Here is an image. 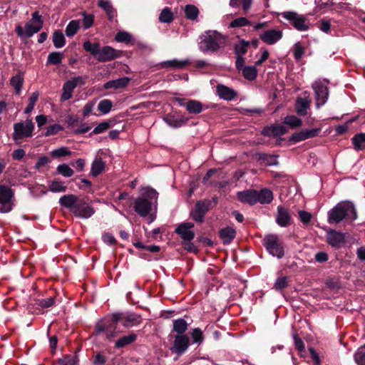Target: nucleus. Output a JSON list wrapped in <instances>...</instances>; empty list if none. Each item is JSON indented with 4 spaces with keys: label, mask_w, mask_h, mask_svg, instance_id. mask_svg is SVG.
<instances>
[{
    "label": "nucleus",
    "mask_w": 365,
    "mask_h": 365,
    "mask_svg": "<svg viewBox=\"0 0 365 365\" xmlns=\"http://www.w3.org/2000/svg\"><path fill=\"white\" fill-rule=\"evenodd\" d=\"M199 49L204 52H216L223 48L227 42V37L216 31H207L199 37Z\"/></svg>",
    "instance_id": "1"
},
{
    "label": "nucleus",
    "mask_w": 365,
    "mask_h": 365,
    "mask_svg": "<svg viewBox=\"0 0 365 365\" xmlns=\"http://www.w3.org/2000/svg\"><path fill=\"white\" fill-rule=\"evenodd\" d=\"M357 217L354 205L349 201L341 202L328 212L329 223H339L342 220L353 221Z\"/></svg>",
    "instance_id": "2"
},
{
    "label": "nucleus",
    "mask_w": 365,
    "mask_h": 365,
    "mask_svg": "<svg viewBox=\"0 0 365 365\" xmlns=\"http://www.w3.org/2000/svg\"><path fill=\"white\" fill-rule=\"evenodd\" d=\"M141 197H138L134 202V210L141 217L147 216L152 207L150 200L157 202L158 197V192L152 187H145L140 189Z\"/></svg>",
    "instance_id": "3"
},
{
    "label": "nucleus",
    "mask_w": 365,
    "mask_h": 365,
    "mask_svg": "<svg viewBox=\"0 0 365 365\" xmlns=\"http://www.w3.org/2000/svg\"><path fill=\"white\" fill-rule=\"evenodd\" d=\"M43 24V21L41 16L38 11H35L32 14L31 20L26 23L24 27L16 26V32L21 38H30L41 29Z\"/></svg>",
    "instance_id": "4"
},
{
    "label": "nucleus",
    "mask_w": 365,
    "mask_h": 365,
    "mask_svg": "<svg viewBox=\"0 0 365 365\" xmlns=\"http://www.w3.org/2000/svg\"><path fill=\"white\" fill-rule=\"evenodd\" d=\"M262 245L273 257L281 259L284 255V243L277 235H265L262 240Z\"/></svg>",
    "instance_id": "5"
},
{
    "label": "nucleus",
    "mask_w": 365,
    "mask_h": 365,
    "mask_svg": "<svg viewBox=\"0 0 365 365\" xmlns=\"http://www.w3.org/2000/svg\"><path fill=\"white\" fill-rule=\"evenodd\" d=\"M14 206V192L7 185H0V213L11 212Z\"/></svg>",
    "instance_id": "6"
},
{
    "label": "nucleus",
    "mask_w": 365,
    "mask_h": 365,
    "mask_svg": "<svg viewBox=\"0 0 365 365\" xmlns=\"http://www.w3.org/2000/svg\"><path fill=\"white\" fill-rule=\"evenodd\" d=\"M34 130V124L30 119H27L23 122L16 123L14 125L12 138L14 141L31 138L33 135Z\"/></svg>",
    "instance_id": "7"
},
{
    "label": "nucleus",
    "mask_w": 365,
    "mask_h": 365,
    "mask_svg": "<svg viewBox=\"0 0 365 365\" xmlns=\"http://www.w3.org/2000/svg\"><path fill=\"white\" fill-rule=\"evenodd\" d=\"M287 20L293 26L299 31H305L309 29V23L306 18L294 11H284L279 14Z\"/></svg>",
    "instance_id": "8"
},
{
    "label": "nucleus",
    "mask_w": 365,
    "mask_h": 365,
    "mask_svg": "<svg viewBox=\"0 0 365 365\" xmlns=\"http://www.w3.org/2000/svg\"><path fill=\"white\" fill-rule=\"evenodd\" d=\"M328 81L326 80H317L312 84V88L315 93L316 106L319 108L324 106L329 98Z\"/></svg>",
    "instance_id": "9"
},
{
    "label": "nucleus",
    "mask_w": 365,
    "mask_h": 365,
    "mask_svg": "<svg viewBox=\"0 0 365 365\" xmlns=\"http://www.w3.org/2000/svg\"><path fill=\"white\" fill-rule=\"evenodd\" d=\"M85 83V78L83 76H75L66 81L62 87V93L61 95V102H65L71 99L73 96L74 89L78 86H82Z\"/></svg>",
    "instance_id": "10"
},
{
    "label": "nucleus",
    "mask_w": 365,
    "mask_h": 365,
    "mask_svg": "<svg viewBox=\"0 0 365 365\" xmlns=\"http://www.w3.org/2000/svg\"><path fill=\"white\" fill-rule=\"evenodd\" d=\"M211 206L210 200H200L196 202L195 207L190 212L192 219L197 222H202L204 220L205 215L209 210Z\"/></svg>",
    "instance_id": "11"
},
{
    "label": "nucleus",
    "mask_w": 365,
    "mask_h": 365,
    "mask_svg": "<svg viewBox=\"0 0 365 365\" xmlns=\"http://www.w3.org/2000/svg\"><path fill=\"white\" fill-rule=\"evenodd\" d=\"M282 36V31L278 29H268L259 34V38L267 45L275 44Z\"/></svg>",
    "instance_id": "12"
},
{
    "label": "nucleus",
    "mask_w": 365,
    "mask_h": 365,
    "mask_svg": "<svg viewBox=\"0 0 365 365\" xmlns=\"http://www.w3.org/2000/svg\"><path fill=\"white\" fill-rule=\"evenodd\" d=\"M73 213L78 217L87 219L95 213V210L88 203L84 201H78L74 210H73Z\"/></svg>",
    "instance_id": "13"
},
{
    "label": "nucleus",
    "mask_w": 365,
    "mask_h": 365,
    "mask_svg": "<svg viewBox=\"0 0 365 365\" xmlns=\"http://www.w3.org/2000/svg\"><path fill=\"white\" fill-rule=\"evenodd\" d=\"M119 56L120 55L118 51L109 46H106L101 48H100L96 58L99 62H106L112 61Z\"/></svg>",
    "instance_id": "14"
},
{
    "label": "nucleus",
    "mask_w": 365,
    "mask_h": 365,
    "mask_svg": "<svg viewBox=\"0 0 365 365\" xmlns=\"http://www.w3.org/2000/svg\"><path fill=\"white\" fill-rule=\"evenodd\" d=\"M190 345V339L185 334H177L175 336L173 347L171 350L180 355L183 354Z\"/></svg>",
    "instance_id": "15"
},
{
    "label": "nucleus",
    "mask_w": 365,
    "mask_h": 365,
    "mask_svg": "<svg viewBox=\"0 0 365 365\" xmlns=\"http://www.w3.org/2000/svg\"><path fill=\"white\" fill-rule=\"evenodd\" d=\"M194 227V224L192 222L182 223L175 230V232L178 233L180 237L187 242H190L195 237V233L192 230Z\"/></svg>",
    "instance_id": "16"
},
{
    "label": "nucleus",
    "mask_w": 365,
    "mask_h": 365,
    "mask_svg": "<svg viewBox=\"0 0 365 365\" xmlns=\"http://www.w3.org/2000/svg\"><path fill=\"white\" fill-rule=\"evenodd\" d=\"M319 129L302 130L294 133L290 138V140L297 143L308 138H314L318 135Z\"/></svg>",
    "instance_id": "17"
},
{
    "label": "nucleus",
    "mask_w": 365,
    "mask_h": 365,
    "mask_svg": "<svg viewBox=\"0 0 365 365\" xmlns=\"http://www.w3.org/2000/svg\"><path fill=\"white\" fill-rule=\"evenodd\" d=\"M276 222L280 227H287L290 225L291 215L287 209L282 206L277 207Z\"/></svg>",
    "instance_id": "18"
},
{
    "label": "nucleus",
    "mask_w": 365,
    "mask_h": 365,
    "mask_svg": "<svg viewBox=\"0 0 365 365\" xmlns=\"http://www.w3.org/2000/svg\"><path fill=\"white\" fill-rule=\"evenodd\" d=\"M237 196L241 202L247 203L251 205L257 203L256 199L257 195L255 190H248L238 192Z\"/></svg>",
    "instance_id": "19"
},
{
    "label": "nucleus",
    "mask_w": 365,
    "mask_h": 365,
    "mask_svg": "<svg viewBox=\"0 0 365 365\" xmlns=\"http://www.w3.org/2000/svg\"><path fill=\"white\" fill-rule=\"evenodd\" d=\"M327 242L328 243L335 247H339L344 242V235L341 232L335 230H329L327 232Z\"/></svg>",
    "instance_id": "20"
},
{
    "label": "nucleus",
    "mask_w": 365,
    "mask_h": 365,
    "mask_svg": "<svg viewBox=\"0 0 365 365\" xmlns=\"http://www.w3.org/2000/svg\"><path fill=\"white\" fill-rule=\"evenodd\" d=\"M185 108L190 114H199L202 110L208 108V106L203 105L197 100H189L186 102Z\"/></svg>",
    "instance_id": "21"
},
{
    "label": "nucleus",
    "mask_w": 365,
    "mask_h": 365,
    "mask_svg": "<svg viewBox=\"0 0 365 365\" xmlns=\"http://www.w3.org/2000/svg\"><path fill=\"white\" fill-rule=\"evenodd\" d=\"M78 202V197L72 194L63 195L59 199L60 205L63 207L70 209L72 212Z\"/></svg>",
    "instance_id": "22"
},
{
    "label": "nucleus",
    "mask_w": 365,
    "mask_h": 365,
    "mask_svg": "<svg viewBox=\"0 0 365 365\" xmlns=\"http://www.w3.org/2000/svg\"><path fill=\"white\" fill-rule=\"evenodd\" d=\"M287 132V128L282 125H273L264 128L262 133L264 135L276 137L284 135Z\"/></svg>",
    "instance_id": "23"
},
{
    "label": "nucleus",
    "mask_w": 365,
    "mask_h": 365,
    "mask_svg": "<svg viewBox=\"0 0 365 365\" xmlns=\"http://www.w3.org/2000/svg\"><path fill=\"white\" fill-rule=\"evenodd\" d=\"M217 93L220 98L226 101H231L237 96L234 90L224 85L217 86Z\"/></svg>",
    "instance_id": "24"
},
{
    "label": "nucleus",
    "mask_w": 365,
    "mask_h": 365,
    "mask_svg": "<svg viewBox=\"0 0 365 365\" xmlns=\"http://www.w3.org/2000/svg\"><path fill=\"white\" fill-rule=\"evenodd\" d=\"M130 81V78L128 77H123L115 80H111L108 82H106L104 84V88L106 89H110V88H114V89H118V88H123L127 86Z\"/></svg>",
    "instance_id": "25"
},
{
    "label": "nucleus",
    "mask_w": 365,
    "mask_h": 365,
    "mask_svg": "<svg viewBox=\"0 0 365 365\" xmlns=\"http://www.w3.org/2000/svg\"><path fill=\"white\" fill-rule=\"evenodd\" d=\"M219 235L224 244H230L235 239L236 231L232 227H227L220 230Z\"/></svg>",
    "instance_id": "26"
},
{
    "label": "nucleus",
    "mask_w": 365,
    "mask_h": 365,
    "mask_svg": "<svg viewBox=\"0 0 365 365\" xmlns=\"http://www.w3.org/2000/svg\"><path fill=\"white\" fill-rule=\"evenodd\" d=\"M141 317L134 313L125 314L123 326L130 328L137 326L141 323Z\"/></svg>",
    "instance_id": "27"
},
{
    "label": "nucleus",
    "mask_w": 365,
    "mask_h": 365,
    "mask_svg": "<svg viewBox=\"0 0 365 365\" xmlns=\"http://www.w3.org/2000/svg\"><path fill=\"white\" fill-rule=\"evenodd\" d=\"M190 63L189 60H178L173 59L163 61L160 63L161 68H172L175 69H180L185 67Z\"/></svg>",
    "instance_id": "28"
},
{
    "label": "nucleus",
    "mask_w": 365,
    "mask_h": 365,
    "mask_svg": "<svg viewBox=\"0 0 365 365\" xmlns=\"http://www.w3.org/2000/svg\"><path fill=\"white\" fill-rule=\"evenodd\" d=\"M164 120L169 126L172 128H179L186 124L188 118L185 116H181L180 118L167 116Z\"/></svg>",
    "instance_id": "29"
},
{
    "label": "nucleus",
    "mask_w": 365,
    "mask_h": 365,
    "mask_svg": "<svg viewBox=\"0 0 365 365\" xmlns=\"http://www.w3.org/2000/svg\"><path fill=\"white\" fill-rule=\"evenodd\" d=\"M257 202L261 204L269 203L273 199L272 191L268 189H262L259 192L257 191Z\"/></svg>",
    "instance_id": "30"
},
{
    "label": "nucleus",
    "mask_w": 365,
    "mask_h": 365,
    "mask_svg": "<svg viewBox=\"0 0 365 365\" xmlns=\"http://www.w3.org/2000/svg\"><path fill=\"white\" fill-rule=\"evenodd\" d=\"M105 169V163L101 158H96L91 164V174L93 177L100 175Z\"/></svg>",
    "instance_id": "31"
},
{
    "label": "nucleus",
    "mask_w": 365,
    "mask_h": 365,
    "mask_svg": "<svg viewBox=\"0 0 365 365\" xmlns=\"http://www.w3.org/2000/svg\"><path fill=\"white\" fill-rule=\"evenodd\" d=\"M137 339V335L131 333L127 336L120 338L115 341V346L116 348H122L134 342Z\"/></svg>",
    "instance_id": "32"
},
{
    "label": "nucleus",
    "mask_w": 365,
    "mask_h": 365,
    "mask_svg": "<svg viewBox=\"0 0 365 365\" xmlns=\"http://www.w3.org/2000/svg\"><path fill=\"white\" fill-rule=\"evenodd\" d=\"M257 66H246L241 71L244 78L248 81H253L257 78Z\"/></svg>",
    "instance_id": "33"
},
{
    "label": "nucleus",
    "mask_w": 365,
    "mask_h": 365,
    "mask_svg": "<svg viewBox=\"0 0 365 365\" xmlns=\"http://www.w3.org/2000/svg\"><path fill=\"white\" fill-rule=\"evenodd\" d=\"M188 324L184 319H178L173 321V331L178 334H183L187 329Z\"/></svg>",
    "instance_id": "34"
},
{
    "label": "nucleus",
    "mask_w": 365,
    "mask_h": 365,
    "mask_svg": "<svg viewBox=\"0 0 365 365\" xmlns=\"http://www.w3.org/2000/svg\"><path fill=\"white\" fill-rule=\"evenodd\" d=\"M309 101L306 98H298L296 103V109L298 114L304 115L309 107Z\"/></svg>",
    "instance_id": "35"
},
{
    "label": "nucleus",
    "mask_w": 365,
    "mask_h": 365,
    "mask_svg": "<svg viewBox=\"0 0 365 365\" xmlns=\"http://www.w3.org/2000/svg\"><path fill=\"white\" fill-rule=\"evenodd\" d=\"M352 143L354 148L357 150L365 148V133H359L354 135L352 138Z\"/></svg>",
    "instance_id": "36"
},
{
    "label": "nucleus",
    "mask_w": 365,
    "mask_h": 365,
    "mask_svg": "<svg viewBox=\"0 0 365 365\" xmlns=\"http://www.w3.org/2000/svg\"><path fill=\"white\" fill-rule=\"evenodd\" d=\"M53 43L56 48H60L64 46L66 41L62 32L56 31L53 35Z\"/></svg>",
    "instance_id": "37"
},
{
    "label": "nucleus",
    "mask_w": 365,
    "mask_h": 365,
    "mask_svg": "<svg viewBox=\"0 0 365 365\" xmlns=\"http://www.w3.org/2000/svg\"><path fill=\"white\" fill-rule=\"evenodd\" d=\"M173 20V14L168 7L164 8L159 16V21L163 23H170Z\"/></svg>",
    "instance_id": "38"
},
{
    "label": "nucleus",
    "mask_w": 365,
    "mask_h": 365,
    "mask_svg": "<svg viewBox=\"0 0 365 365\" xmlns=\"http://www.w3.org/2000/svg\"><path fill=\"white\" fill-rule=\"evenodd\" d=\"M49 190L53 192H65L67 189L66 186L63 185V182L58 180H53L48 184Z\"/></svg>",
    "instance_id": "39"
},
{
    "label": "nucleus",
    "mask_w": 365,
    "mask_h": 365,
    "mask_svg": "<svg viewBox=\"0 0 365 365\" xmlns=\"http://www.w3.org/2000/svg\"><path fill=\"white\" fill-rule=\"evenodd\" d=\"M198 14L199 10L195 6L191 4L185 6V14L188 19L194 20L197 19Z\"/></svg>",
    "instance_id": "40"
},
{
    "label": "nucleus",
    "mask_w": 365,
    "mask_h": 365,
    "mask_svg": "<svg viewBox=\"0 0 365 365\" xmlns=\"http://www.w3.org/2000/svg\"><path fill=\"white\" fill-rule=\"evenodd\" d=\"M250 46V42L245 40H241L235 46V54L237 56H243L247 51Z\"/></svg>",
    "instance_id": "41"
},
{
    "label": "nucleus",
    "mask_w": 365,
    "mask_h": 365,
    "mask_svg": "<svg viewBox=\"0 0 365 365\" xmlns=\"http://www.w3.org/2000/svg\"><path fill=\"white\" fill-rule=\"evenodd\" d=\"M23 82L24 79L21 75H16L10 80L11 85L14 88L16 93L18 95L21 93Z\"/></svg>",
    "instance_id": "42"
},
{
    "label": "nucleus",
    "mask_w": 365,
    "mask_h": 365,
    "mask_svg": "<svg viewBox=\"0 0 365 365\" xmlns=\"http://www.w3.org/2000/svg\"><path fill=\"white\" fill-rule=\"evenodd\" d=\"M252 4V0H230L229 4L232 7H237L241 4L243 10L247 12L251 8Z\"/></svg>",
    "instance_id": "43"
},
{
    "label": "nucleus",
    "mask_w": 365,
    "mask_h": 365,
    "mask_svg": "<svg viewBox=\"0 0 365 365\" xmlns=\"http://www.w3.org/2000/svg\"><path fill=\"white\" fill-rule=\"evenodd\" d=\"M83 47L85 51L91 53L95 58H96L98 50H100L99 43H92L88 41L83 43Z\"/></svg>",
    "instance_id": "44"
},
{
    "label": "nucleus",
    "mask_w": 365,
    "mask_h": 365,
    "mask_svg": "<svg viewBox=\"0 0 365 365\" xmlns=\"http://www.w3.org/2000/svg\"><path fill=\"white\" fill-rule=\"evenodd\" d=\"M113 106V103L110 100L103 99L101 101L98 105V110L103 114L108 113Z\"/></svg>",
    "instance_id": "45"
},
{
    "label": "nucleus",
    "mask_w": 365,
    "mask_h": 365,
    "mask_svg": "<svg viewBox=\"0 0 365 365\" xmlns=\"http://www.w3.org/2000/svg\"><path fill=\"white\" fill-rule=\"evenodd\" d=\"M79 29V21L73 20L69 22L66 29V34L68 37L73 36L76 34Z\"/></svg>",
    "instance_id": "46"
},
{
    "label": "nucleus",
    "mask_w": 365,
    "mask_h": 365,
    "mask_svg": "<svg viewBox=\"0 0 365 365\" xmlns=\"http://www.w3.org/2000/svg\"><path fill=\"white\" fill-rule=\"evenodd\" d=\"M63 58V55L60 52H52L49 53L47 58V63L58 65L61 63L62 59Z\"/></svg>",
    "instance_id": "47"
},
{
    "label": "nucleus",
    "mask_w": 365,
    "mask_h": 365,
    "mask_svg": "<svg viewBox=\"0 0 365 365\" xmlns=\"http://www.w3.org/2000/svg\"><path fill=\"white\" fill-rule=\"evenodd\" d=\"M56 171L63 177L69 178L73 175V170L67 164L58 165Z\"/></svg>",
    "instance_id": "48"
},
{
    "label": "nucleus",
    "mask_w": 365,
    "mask_h": 365,
    "mask_svg": "<svg viewBox=\"0 0 365 365\" xmlns=\"http://www.w3.org/2000/svg\"><path fill=\"white\" fill-rule=\"evenodd\" d=\"M354 360L358 365H365V345L358 349L354 354Z\"/></svg>",
    "instance_id": "49"
},
{
    "label": "nucleus",
    "mask_w": 365,
    "mask_h": 365,
    "mask_svg": "<svg viewBox=\"0 0 365 365\" xmlns=\"http://www.w3.org/2000/svg\"><path fill=\"white\" fill-rule=\"evenodd\" d=\"M98 6L107 13L110 18L115 16V11L109 1L101 0L98 2Z\"/></svg>",
    "instance_id": "50"
},
{
    "label": "nucleus",
    "mask_w": 365,
    "mask_h": 365,
    "mask_svg": "<svg viewBox=\"0 0 365 365\" xmlns=\"http://www.w3.org/2000/svg\"><path fill=\"white\" fill-rule=\"evenodd\" d=\"M192 342L201 344L204 340V336L202 330L199 328H195L190 333Z\"/></svg>",
    "instance_id": "51"
},
{
    "label": "nucleus",
    "mask_w": 365,
    "mask_h": 365,
    "mask_svg": "<svg viewBox=\"0 0 365 365\" xmlns=\"http://www.w3.org/2000/svg\"><path fill=\"white\" fill-rule=\"evenodd\" d=\"M115 40L118 42L129 43L132 40V36L126 31H120L116 34Z\"/></svg>",
    "instance_id": "52"
},
{
    "label": "nucleus",
    "mask_w": 365,
    "mask_h": 365,
    "mask_svg": "<svg viewBox=\"0 0 365 365\" xmlns=\"http://www.w3.org/2000/svg\"><path fill=\"white\" fill-rule=\"evenodd\" d=\"M247 25H251V22L248 21L245 17H240L233 20L230 24V27L231 28H237V27H242Z\"/></svg>",
    "instance_id": "53"
},
{
    "label": "nucleus",
    "mask_w": 365,
    "mask_h": 365,
    "mask_svg": "<svg viewBox=\"0 0 365 365\" xmlns=\"http://www.w3.org/2000/svg\"><path fill=\"white\" fill-rule=\"evenodd\" d=\"M284 123L292 128L299 127L302 124V120L294 115L286 117L284 119Z\"/></svg>",
    "instance_id": "54"
},
{
    "label": "nucleus",
    "mask_w": 365,
    "mask_h": 365,
    "mask_svg": "<svg viewBox=\"0 0 365 365\" xmlns=\"http://www.w3.org/2000/svg\"><path fill=\"white\" fill-rule=\"evenodd\" d=\"M38 93L34 92L31 94V96L29 97V102L28 106L24 110L25 113H30L32 110L34 108V106L38 100Z\"/></svg>",
    "instance_id": "55"
},
{
    "label": "nucleus",
    "mask_w": 365,
    "mask_h": 365,
    "mask_svg": "<svg viewBox=\"0 0 365 365\" xmlns=\"http://www.w3.org/2000/svg\"><path fill=\"white\" fill-rule=\"evenodd\" d=\"M71 151L66 147H61L60 148L53 150L51 152V155L53 158H60L63 156L69 155Z\"/></svg>",
    "instance_id": "56"
},
{
    "label": "nucleus",
    "mask_w": 365,
    "mask_h": 365,
    "mask_svg": "<svg viewBox=\"0 0 365 365\" xmlns=\"http://www.w3.org/2000/svg\"><path fill=\"white\" fill-rule=\"evenodd\" d=\"M125 314L123 313H115L111 315L110 319L108 321L110 326H114L113 329H115V325L119 322L124 320Z\"/></svg>",
    "instance_id": "57"
},
{
    "label": "nucleus",
    "mask_w": 365,
    "mask_h": 365,
    "mask_svg": "<svg viewBox=\"0 0 365 365\" xmlns=\"http://www.w3.org/2000/svg\"><path fill=\"white\" fill-rule=\"evenodd\" d=\"M304 53V48L300 43L297 42L294 46V57L296 60H299Z\"/></svg>",
    "instance_id": "58"
},
{
    "label": "nucleus",
    "mask_w": 365,
    "mask_h": 365,
    "mask_svg": "<svg viewBox=\"0 0 365 365\" xmlns=\"http://www.w3.org/2000/svg\"><path fill=\"white\" fill-rule=\"evenodd\" d=\"M259 159L262 160L267 165H274L277 164V158L272 155L261 154L259 155Z\"/></svg>",
    "instance_id": "59"
},
{
    "label": "nucleus",
    "mask_w": 365,
    "mask_h": 365,
    "mask_svg": "<svg viewBox=\"0 0 365 365\" xmlns=\"http://www.w3.org/2000/svg\"><path fill=\"white\" fill-rule=\"evenodd\" d=\"M83 25L85 29H88L92 26L94 21V16L93 14H83Z\"/></svg>",
    "instance_id": "60"
},
{
    "label": "nucleus",
    "mask_w": 365,
    "mask_h": 365,
    "mask_svg": "<svg viewBox=\"0 0 365 365\" xmlns=\"http://www.w3.org/2000/svg\"><path fill=\"white\" fill-rule=\"evenodd\" d=\"M63 130V127L59 124H53L47 128L46 132L45 133L46 136H50L53 135H56L59 131Z\"/></svg>",
    "instance_id": "61"
},
{
    "label": "nucleus",
    "mask_w": 365,
    "mask_h": 365,
    "mask_svg": "<svg viewBox=\"0 0 365 365\" xmlns=\"http://www.w3.org/2000/svg\"><path fill=\"white\" fill-rule=\"evenodd\" d=\"M109 123L107 122H103L98 124L92 131V134H100L104 133L109 128Z\"/></svg>",
    "instance_id": "62"
},
{
    "label": "nucleus",
    "mask_w": 365,
    "mask_h": 365,
    "mask_svg": "<svg viewBox=\"0 0 365 365\" xmlns=\"http://www.w3.org/2000/svg\"><path fill=\"white\" fill-rule=\"evenodd\" d=\"M287 286V277H280L277 279L274 283V287L277 290L282 289Z\"/></svg>",
    "instance_id": "63"
},
{
    "label": "nucleus",
    "mask_w": 365,
    "mask_h": 365,
    "mask_svg": "<svg viewBox=\"0 0 365 365\" xmlns=\"http://www.w3.org/2000/svg\"><path fill=\"white\" fill-rule=\"evenodd\" d=\"M59 361L62 365H76L78 360L76 356H66Z\"/></svg>",
    "instance_id": "64"
}]
</instances>
